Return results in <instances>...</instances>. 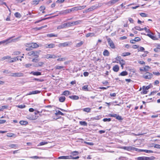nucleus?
<instances>
[{
	"mask_svg": "<svg viewBox=\"0 0 160 160\" xmlns=\"http://www.w3.org/2000/svg\"><path fill=\"white\" fill-rule=\"evenodd\" d=\"M39 59L38 58H33L32 60V62H34L33 65L35 67H41L44 64V63L41 62H38Z\"/></svg>",
	"mask_w": 160,
	"mask_h": 160,
	"instance_id": "1",
	"label": "nucleus"
},
{
	"mask_svg": "<svg viewBox=\"0 0 160 160\" xmlns=\"http://www.w3.org/2000/svg\"><path fill=\"white\" fill-rule=\"evenodd\" d=\"M122 148L124 150H126L128 151H138V149L132 146H128V147H123Z\"/></svg>",
	"mask_w": 160,
	"mask_h": 160,
	"instance_id": "2",
	"label": "nucleus"
},
{
	"mask_svg": "<svg viewBox=\"0 0 160 160\" xmlns=\"http://www.w3.org/2000/svg\"><path fill=\"white\" fill-rule=\"evenodd\" d=\"M28 54L29 56H32L35 57L34 58H37L39 57V53L37 52L31 51L28 52Z\"/></svg>",
	"mask_w": 160,
	"mask_h": 160,
	"instance_id": "3",
	"label": "nucleus"
},
{
	"mask_svg": "<svg viewBox=\"0 0 160 160\" xmlns=\"http://www.w3.org/2000/svg\"><path fill=\"white\" fill-rule=\"evenodd\" d=\"M24 75V74L21 72H17L11 73L10 76L14 77H23Z\"/></svg>",
	"mask_w": 160,
	"mask_h": 160,
	"instance_id": "4",
	"label": "nucleus"
},
{
	"mask_svg": "<svg viewBox=\"0 0 160 160\" xmlns=\"http://www.w3.org/2000/svg\"><path fill=\"white\" fill-rule=\"evenodd\" d=\"M26 46L33 48H36L39 47V45L36 43H28L26 44Z\"/></svg>",
	"mask_w": 160,
	"mask_h": 160,
	"instance_id": "5",
	"label": "nucleus"
},
{
	"mask_svg": "<svg viewBox=\"0 0 160 160\" xmlns=\"http://www.w3.org/2000/svg\"><path fill=\"white\" fill-rule=\"evenodd\" d=\"M100 6L99 5H95L94 6H92L90 8H88V9L86 10V12H88L92 11L94 10L97 9Z\"/></svg>",
	"mask_w": 160,
	"mask_h": 160,
	"instance_id": "6",
	"label": "nucleus"
},
{
	"mask_svg": "<svg viewBox=\"0 0 160 160\" xmlns=\"http://www.w3.org/2000/svg\"><path fill=\"white\" fill-rule=\"evenodd\" d=\"M150 88L149 86H143L142 88V91L141 92V94H146L147 93V91Z\"/></svg>",
	"mask_w": 160,
	"mask_h": 160,
	"instance_id": "7",
	"label": "nucleus"
},
{
	"mask_svg": "<svg viewBox=\"0 0 160 160\" xmlns=\"http://www.w3.org/2000/svg\"><path fill=\"white\" fill-rule=\"evenodd\" d=\"M107 41L108 44L111 48L113 49H114L115 48L114 43L110 38H107Z\"/></svg>",
	"mask_w": 160,
	"mask_h": 160,
	"instance_id": "8",
	"label": "nucleus"
},
{
	"mask_svg": "<svg viewBox=\"0 0 160 160\" xmlns=\"http://www.w3.org/2000/svg\"><path fill=\"white\" fill-rule=\"evenodd\" d=\"M153 75L149 72H147L143 76L144 78L146 79H150L152 77Z\"/></svg>",
	"mask_w": 160,
	"mask_h": 160,
	"instance_id": "9",
	"label": "nucleus"
},
{
	"mask_svg": "<svg viewBox=\"0 0 160 160\" xmlns=\"http://www.w3.org/2000/svg\"><path fill=\"white\" fill-rule=\"evenodd\" d=\"M86 7V6H77L72 8V10L73 11H78L81 10L84 8Z\"/></svg>",
	"mask_w": 160,
	"mask_h": 160,
	"instance_id": "10",
	"label": "nucleus"
},
{
	"mask_svg": "<svg viewBox=\"0 0 160 160\" xmlns=\"http://www.w3.org/2000/svg\"><path fill=\"white\" fill-rule=\"evenodd\" d=\"M38 117V116H33L31 114H29L27 116V118L30 120H35L37 119Z\"/></svg>",
	"mask_w": 160,
	"mask_h": 160,
	"instance_id": "11",
	"label": "nucleus"
},
{
	"mask_svg": "<svg viewBox=\"0 0 160 160\" xmlns=\"http://www.w3.org/2000/svg\"><path fill=\"white\" fill-rule=\"evenodd\" d=\"M73 11L72 8L71 9H66L63 11H61L60 12L61 14H66L67 13H69Z\"/></svg>",
	"mask_w": 160,
	"mask_h": 160,
	"instance_id": "12",
	"label": "nucleus"
},
{
	"mask_svg": "<svg viewBox=\"0 0 160 160\" xmlns=\"http://www.w3.org/2000/svg\"><path fill=\"white\" fill-rule=\"evenodd\" d=\"M55 44L53 43L46 44L44 45V47L47 48H52L55 47Z\"/></svg>",
	"mask_w": 160,
	"mask_h": 160,
	"instance_id": "13",
	"label": "nucleus"
},
{
	"mask_svg": "<svg viewBox=\"0 0 160 160\" xmlns=\"http://www.w3.org/2000/svg\"><path fill=\"white\" fill-rule=\"evenodd\" d=\"M12 38H9L7 39V40H3L0 42V45L2 44H3L6 43V44H8V43L11 42H12L13 40H12L10 41H9V40Z\"/></svg>",
	"mask_w": 160,
	"mask_h": 160,
	"instance_id": "14",
	"label": "nucleus"
},
{
	"mask_svg": "<svg viewBox=\"0 0 160 160\" xmlns=\"http://www.w3.org/2000/svg\"><path fill=\"white\" fill-rule=\"evenodd\" d=\"M72 158L71 156H62L59 157L58 158V159H71Z\"/></svg>",
	"mask_w": 160,
	"mask_h": 160,
	"instance_id": "15",
	"label": "nucleus"
},
{
	"mask_svg": "<svg viewBox=\"0 0 160 160\" xmlns=\"http://www.w3.org/2000/svg\"><path fill=\"white\" fill-rule=\"evenodd\" d=\"M143 34L148 36V37H149L150 38H151V39H153V40H156L157 39V38L156 36L152 35V34L150 33H148L147 34H146L144 33Z\"/></svg>",
	"mask_w": 160,
	"mask_h": 160,
	"instance_id": "16",
	"label": "nucleus"
},
{
	"mask_svg": "<svg viewBox=\"0 0 160 160\" xmlns=\"http://www.w3.org/2000/svg\"><path fill=\"white\" fill-rule=\"evenodd\" d=\"M18 57H17L12 58H11L10 59V60H8V62L9 63L10 62H15L17 61H18Z\"/></svg>",
	"mask_w": 160,
	"mask_h": 160,
	"instance_id": "17",
	"label": "nucleus"
},
{
	"mask_svg": "<svg viewBox=\"0 0 160 160\" xmlns=\"http://www.w3.org/2000/svg\"><path fill=\"white\" fill-rule=\"evenodd\" d=\"M72 22L71 24H72V26H73L78 25L81 23H82V21L78 20V21H76L72 22Z\"/></svg>",
	"mask_w": 160,
	"mask_h": 160,
	"instance_id": "18",
	"label": "nucleus"
},
{
	"mask_svg": "<svg viewBox=\"0 0 160 160\" xmlns=\"http://www.w3.org/2000/svg\"><path fill=\"white\" fill-rule=\"evenodd\" d=\"M69 98L73 100H77L79 98V97L77 95H72L69 96Z\"/></svg>",
	"mask_w": 160,
	"mask_h": 160,
	"instance_id": "19",
	"label": "nucleus"
},
{
	"mask_svg": "<svg viewBox=\"0 0 160 160\" xmlns=\"http://www.w3.org/2000/svg\"><path fill=\"white\" fill-rule=\"evenodd\" d=\"M72 44V42H68L62 43V46L63 47H65L69 46Z\"/></svg>",
	"mask_w": 160,
	"mask_h": 160,
	"instance_id": "20",
	"label": "nucleus"
},
{
	"mask_svg": "<svg viewBox=\"0 0 160 160\" xmlns=\"http://www.w3.org/2000/svg\"><path fill=\"white\" fill-rule=\"evenodd\" d=\"M40 91L38 90H36L35 91L30 92H29V93L27 94V95H31L32 94H38L40 93Z\"/></svg>",
	"mask_w": 160,
	"mask_h": 160,
	"instance_id": "21",
	"label": "nucleus"
},
{
	"mask_svg": "<svg viewBox=\"0 0 160 160\" xmlns=\"http://www.w3.org/2000/svg\"><path fill=\"white\" fill-rule=\"evenodd\" d=\"M30 74H32L33 75L35 76H39L41 75V73L38 72H34L32 71Z\"/></svg>",
	"mask_w": 160,
	"mask_h": 160,
	"instance_id": "22",
	"label": "nucleus"
},
{
	"mask_svg": "<svg viewBox=\"0 0 160 160\" xmlns=\"http://www.w3.org/2000/svg\"><path fill=\"white\" fill-rule=\"evenodd\" d=\"M119 62L120 64L121 65V66L122 67V69L123 68V65H125L126 64L125 61L123 59H122L119 61Z\"/></svg>",
	"mask_w": 160,
	"mask_h": 160,
	"instance_id": "23",
	"label": "nucleus"
},
{
	"mask_svg": "<svg viewBox=\"0 0 160 160\" xmlns=\"http://www.w3.org/2000/svg\"><path fill=\"white\" fill-rule=\"evenodd\" d=\"M119 69V67L118 65H115L113 68V70L115 72H117L118 71Z\"/></svg>",
	"mask_w": 160,
	"mask_h": 160,
	"instance_id": "24",
	"label": "nucleus"
},
{
	"mask_svg": "<svg viewBox=\"0 0 160 160\" xmlns=\"http://www.w3.org/2000/svg\"><path fill=\"white\" fill-rule=\"evenodd\" d=\"M66 24H65V23H64L63 24H62L58 26L57 27V28L58 29H60L64 28H66Z\"/></svg>",
	"mask_w": 160,
	"mask_h": 160,
	"instance_id": "25",
	"label": "nucleus"
},
{
	"mask_svg": "<svg viewBox=\"0 0 160 160\" xmlns=\"http://www.w3.org/2000/svg\"><path fill=\"white\" fill-rule=\"evenodd\" d=\"M71 94L70 92L68 90H65L63 92L62 95L66 96H67Z\"/></svg>",
	"mask_w": 160,
	"mask_h": 160,
	"instance_id": "26",
	"label": "nucleus"
},
{
	"mask_svg": "<svg viewBox=\"0 0 160 160\" xmlns=\"http://www.w3.org/2000/svg\"><path fill=\"white\" fill-rule=\"evenodd\" d=\"M65 97L64 96H61L59 98V101L61 102H64L65 100Z\"/></svg>",
	"mask_w": 160,
	"mask_h": 160,
	"instance_id": "27",
	"label": "nucleus"
},
{
	"mask_svg": "<svg viewBox=\"0 0 160 160\" xmlns=\"http://www.w3.org/2000/svg\"><path fill=\"white\" fill-rule=\"evenodd\" d=\"M103 55L105 56H109V52L107 50L104 51L103 53Z\"/></svg>",
	"mask_w": 160,
	"mask_h": 160,
	"instance_id": "28",
	"label": "nucleus"
},
{
	"mask_svg": "<svg viewBox=\"0 0 160 160\" xmlns=\"http://www.w3.org/2000/svg\"><path fill=\"white\" fill-rule=\"evenodd\" d=\"M155 158L153 156L149 157H145V160H153L155 159Z\"/></svg>",
	"mask_w": 160,
	"mask_h": 160,
	"instance_id": "29",
	"label": "nucleus"
},
{
	"mask_svg": "<svg viewBox=\"0 0 160 160\" xmlns=\"http://www.w3.org/2000/svg\"><path fill=\"white\" fill-rule=\"evenodd\" d=\"M80 124L82 126H87V123L85 121H80L79 122Z\"/></svg>",
	"mask_w": 160,
	"mask_h": 160,
	"instance_id": "30",
	"label": "nucleus"
},
{
	"mask_svg": "<svg viewBox=\"0 0 160 160\" xmlns=\"http://www.w3.org/2000/svg\"><path fill=\"white\" fill-rule=\"evenodd\" d=\"M10 58H11V57L9 56H4V57H3L2 58L1 60L2 61H3V60H6V59L10 60L9 59Z\"/></svg>",
	"mask_w": 160,
	"mask_h": 160,
	"instance_id": "31",
	"label": "nucleus"
},
{
	"mask_svg": "<svg viewBox=\"0 0 160 160\" xmlns=\"http://www.w3.org/2000/svg\"><path fill=\"white\" fill-rule=\"evenodd\" d=\"M32 159H42V158H43L42 157H39L37 156H32L30 157Z\"/></svg>",
	"mask_w": 160,
	"mask_h": 160,
	"instance_id": "32",
	"label": "nucleus"
},
{
	"mask_svg": "<svg viewBox=\"0 0 160 160\" xmlns=\"http://www.w3.org/2000/svg\"><path fill=\"white\" fill-rule=\"evenodd\" d=\"M19 123L22 125H26L28 124V122L26 121H21L19 122Z\"/></svg>",
	"mask_w": 160,
	"mask_h": 160,
	"instance_id": "33",
	"label": "nucleus"
},
{
	"mask_svg": "<svg viewBox=\"0 0 160 160\" xmlns=\"http://www.w3.org/2000/svg\"><path fill=\"white\" fill-rule=\"evenodd\" d=\"M131 53L129 52H125L122 53V56L123 57H125L127 56L130 55Z\"/></svg>",
	"mask_w": 160,
	"mask_h": 160,
	"instance_id": "34",
	"label": "nucleus"
},
{
	"mask_svg": "<svg viewBox=\"0 0 160 160\" xmlns=\"http://www.w3.org/2000/svg\"><path fill=\"white\" fill-rule=\"evenodd\" d=\"M14 15L16 18H20L21 17V15L20 13L18 12H16L15 13Z\"/></svg>",
	"mask_w": 160,
	"mask_h": 160,
	"instance_id": "35",
	"label": "nucleus"
},
{
	"mask_svg": "<svg viewBox=\"0 0 160 160\" xmlns=\"http://www.w3.org/2000/svg\"><path fill=\"white\" fill-rule=\"evenodd\" d=\"M128 73L126 71H123L120 73V75L122 76H125L127 75Z\"/></svg>",
	"mask_w": 160,
	"mask_h": 160,
	"instance_id": "36",
	"label": "nucleus"
},
{
	"mask_svg": "<svg viewBox=\"0 0 160 160\" xmlns=\"http://www.w3.org/2000/svg\"><path fill=\"white\" fill-rule=\"evenodd\" d=\"M57 34H55L53 33H51L47 35V36L49 37H57Z\"/></svg>",
	"mask_w": 160,
	"mask_h": 160,
	"instance_id": "37",
	"label": "nucleus"
},
{
	"mask_svg": "<svg viewBox=\"0 0 160 160\" xmlns=\"http://www.w3.org/2000/svg\"><path fill=\"white\" fill-rule=\"evenodd\" d=\"M83 110L85 112H89L91 111V108H84L83 109Z\"/></svg>",
	"mask_w": 160,
	"mask_h": 160,
	"instance_id": "38",
	"label": "nucleus"
},
{
	"mask_svg": "<svg viewBox=\"0 0 160 160\" xmlns=\"http://www.w3.org/2000/svg\"><path fill=\"white\" fill-rule=\"evenodd\" d=\"M15 134L12 133H8L7 136L8 137H12L15 135Z\"/></svg>",
	"mask_w": 160,
	"mask_h": 160,
	"instance_id": "39",
	"label": "nucleus"
},
{
	"mask_svg": "<svg viewBox=\"0 0 160 160\" xmlns=\"http://www.w3.org/2000/svg\"><path fill=\"white\" fill-rule=\"evenodd\" d=\"M16 107L20 108L22 109L25 108L26 107V106L24 104H22L20 105H16Z\"/></svg>",
	"mask_w": 160,
	"mask_h": 160,
	"instance_id": "40",
	"label": "nucleus"
},
{
	"mask_svg": "<svg viewBox=\"0 0 160 160\" xmlns=\"http://www.w3.org/2000/svg\"><path fill=\"white\" fill-rule=\"evenodd\" d=\"M48 143V142H40L39 144L38 145V146H42L43 145H44L45 144H46Z\"/></svg>",
	"mask_w": 160,
	"mask_h": 160,
	"instance_id": "41",
	"label": "nucleus"
},
{
	"mask_svg": "<svg viewBox=\"0 0 160 160\" xmlns=\"http://www.w3.org/2000/svg\"><path fill=\"white\" fill-rule=\"evenodd\" d=\"M134 28L135 29L139 31H142L144 30L143 28H141L140 27L138 26H136Z\"/></svg>",
	"mask_w": 160,
	"mask_h": 160,
	"instance_id": "42",
	"label": "nucleus"
},
{
	"mask_svg": "<svg viewBox=\"0 0 160 160\" xmlns=\"http://www.w3.org/2000/svg\"><path fill=\"white\" fill-rule=\"evenodd\" d=\"M83 44V42L81 41L80 42L77 43L76 45V47H79L81 46Z\"/></svg>",
	"mask_w": 160,
	"mask_h": 160,
	"instance_id": "43",
	"label": "nucleus"
},
{
	"mask_svg": "<svg viewBox=\"0 0 160 160\" xmlns=\"http://www.w3.org/2000/svg\"><path fill=\"white\" fill-rule=\"evenodd\" d=\"M94 35V34L93 33H89L86 34V37H92Z\"/></svg>",
	"mask_w": 160,
	"mask_h": 160,
	"instance_id": "44",
	"label": "nucleus"
},
{
	"mask_svg": "<svg viewBox=\"0 0 160 160\" xmlns=\"http://www.w3.org/2000/svg\"><path fill=\"white\" fill-rule=\"evenodd\" d=\"M71 23H72L71 22H68L67 23H65V24L66 25V28L67 27H70L72 26V24Z\"/></svg>",
	"mask_w": 160,
	"mask_h": 160,
	"instance_id": "45",
	"label": "nucleus"
},
{
	"mask_svg": "<svg viewBox=\"0 0 160 160\" xmlns=\"http://www.w3.org/2000/svg\"><path fill=\"white\" fill-rule=\"evenodd\" d=\"M18 145L16 144H12L9 145V147L12 148H16Z\"/></svg>",
	"mask_w": 160,
	"mask_h": 160,
	"instance_id": "46",
	"label": "nucleus"
},
{
	"mask_svg": "<svg viewBox=\"0 0 160 160\" xmlns=\"http://www.w3.org/2000/svg\"><path fill=\"white\" fill-rule=\"evenodd\" d=\"M140 15L142 17H145L148 16V15L144 13H140Z\"/></svg>",
	"mask_w": 160,
	"mask_h": 160,
	"instance_id": "47",
	"label": "nucleus"
},
{
	"mask_svg": "<svg viewBox=\"0 0 160 160\" xmlns=\"http://www.w3.org/2000/svg\"><path fill=\"white\" fill-rule=\"evenodd\" d=\"M63 68H64V67L62 66H56L55 67L56 69H62Z\"/></svg>",
	"mask_w": 160,
	"mask_h": 160,
	"instance_id": "48",
	"label": "nucleus"
},
{
	"mask_svg": "<svg viewBox=\"0 0 160 160\" xmlns=\"http://www.w3.org/2000/svg\"><path fill=\"white\" fill-rule=\"evenodd\" d=\"M143 28H144V30L146 31V32L150 33L152 34H153L152 32H150L149 29H148L147 28H146V27Z\"/></svg>",
	"mask_w": 160,
	"mask_h": 160,
	"instance_id": "49",
	"label": "nucleus"
},
{
	"mask_svg": "<svg viewBox=\"0 0 160 160\" xmlns=\"http://www.w3.org/2000/svg\"><path fill=\"white\" fill-rule=\"evenodd\" d=\"M103 121L104 122H109L111 121V119L110 118H105L103 119Z\"/></svg>",
	"mask_w": 160,
	"mask_h": 160,
	"instance_id": "50",
	"label": "nucleus"
},
{
	"mask_svg": "<svg viewBox=\"0 0 160 160\" xmlns=\"http://www.w3.org/2000/svg\"><path fill=\"white\" fill-rule=\"evenodd\" d=\"M145 157H139L137 158L138 160H145Z\"/></svg>",
	"mask_w": 160,
	"mask_h": 160,
	"instance_id": "51",
	"label": "nucleus"
},
{
	"mask_svg": "<svg viewBox=\"0 0 160 160\" xmlns=\"http://www.w3.org/2000/svg\"><path fill=\"white\" fill-rule=\"evenodd\" d=\"M144 48L140 47L138 49V51H143L144 50Z\"/></svg>",
	"mask_w": 160,
	"mask_h": 160,
	"instance_id": "52",
	"label": "nucleus"
},
{
	"mask_svg": "<svg viewBox=\"0 0 160 160\" xmlns=\"http://www.w3.org/2000/svg\"><path fill=\"white\" fill-rule=\"evenodd\" d=\"M48 18H44L42 19L39 20L35 22V23H39V22H40L42 21L46 20V19H47Z\"/></svg>",
	"mask_w": 160,
	"mask_h": 160,
	"instance_id": "53",
	"label": "nucleus"
},
{
	"mask_svg": "<svg viewBox=\"0 0 160 160\" xmlns=\"http://www.w3.org/2000/svg\"><path fill=\"white\" fill-rule=\"evenodd\" d=\"M88 85H85L82 87V89L83 90H84L85 91H88Z\"/></svg>",
	"mask_w": 160,
	"mask_h": 160,
	"instance_id": "54",
	"label": "nucleus"
},
{
	"mask_svg": "<svg viewBox=\"0 0 160 160\" xmlns=\"http://www.w3.org/2000/svg\"><path fill=\"white\" fill-rule=\"evenodd\" d=\"M20 52L18 51H15L13 52V55H19L20 53Z\"/></svg>",
	"mask_w": 160,
	"mask_h": 160,
	"instance_id": "55",
	"label": "nucleus"
},
{
	"mask_svg": "<svg viewBox=\"0 0 160 160\" xmlns=\"http://www.w3.org/2000/svg\"><path fill=\"white\" fill-rule=\"evenodd\" d=\"M35 81H37L39 82H42L44 81V80L43 79H39L38 78H34L33 79Z\"/></svg>",
	"mask_w": 160,
	"mask_h": 160,
	"instance_id": "56",
	"label": "nucleus"
},
{
	"mask_svg": "<svg viewBox=\"0 0 160 160\" xmlns=\"http://www.w3.org/2000/svg\"><path fill=\"white\" fill-rule=\"evenodd\" d=\"M84 143L91 146L93 145H94L93 143L92 142H88L85 141L84 142Z\"/></svg>",
	"mask_w": 160,
	"mask_h": 160,
	"instance_id": "57",
	"label": "nucleus"
},
{
	"mask_svg": "<svg viewBox=\"0 0 160 160\" xmlns=\"http://www.w3.org/2000/svg\"><path fill=\"white\" fill-rule=\"evenodd\" d=\"M66 60V58H59L57 59V60L58 61H64Z\"/></svg>",
	"mask_w": 160,
	"mask_h": 160,
	"instance_id": "58",
	"label": "nucleus"
},
{
	"mask_svg": "<svg viewBox=\"0 0 160 160\" xmlns=\"http://www.w3.org/2000/svg\"><path fill=\"white\" fill-rule=\"evenodd\" d=\"M116 118V119L118 120H121L122 119V117L118 115H117Z\"/></svg>",
	"mask_w": 160,
	"mask_h": 160,
	"instance_id": "59",
	"label": "nucleus"
},
{
	"mask_svg": "<svg viewBox=\"0 0 160 160\" xmlns=\"http://www.w3.org/2000/svg\"><path fill=\"white\" fill-rule=\"evenodd\" d=\"M45 58L48 59L52 58L51 55L47 54L45 56Z\"/></svg>",
	"mask_w": 160,
	"mask_h": 160,
	"instance_id": "60",
	"label": "nucleus"
},
{
	"mask_svg": "<svg viewBox=\"0 0 160 160\" xmlns=\"http://www.w3.org/2000/svg\"><path fill=\"white\" fill-rule=\"evenodd\" d=\"M117 115V114H109L108 115L110 117L116 118Z\"/></svg>",
	"mask_w": 160,
	"mask_h": 160,
	"instance_id": "61",
	"label": "nucleus"
},
{
	"mask_svg": "<svg viewBox=\"0 0 160 160\" xmlns=\"http://www.w3.org/2000/svg\"><path fill=\"white\" fill-rule=\"evenodd\" d=\"M144 152L147 153H153V151L152 150H144Z\"/></svg>",
	"mask_w": 160,
	"mask_h": 160,
	"instance_id": "62",
	"label": "nucleus"
},
{
	"mask_svg": "<svg viewBox=\"0 0 160 160\" xmlns=\"http://www.w3.org/2000/svg\"><path fill=\"white\" fill-rule=\"evenodd\" d=\"M45 7L44 6H41L40 7L39 10L41 11H44L45 9Z\"/></svg>",
	"mask_w": 160,
	"mask_h": 160,
	"instance_id": "63",
	"label": "nucleus"
},
{
	"mask_svg": "<svg viewBox=\"0 0 160 160\" xmlns=\"http://www.w3.org/2000/svg\"><path fill=\"white\" fill-rule=\"evenodd\" d=\"M154 147L160 149V145L156 144L155 145Z\"/></svg>",
	"mask_w": 160,
	"mask_h": 160,
	"instance_id": "64",
	"label": "nucleus"
}]
</instances>
